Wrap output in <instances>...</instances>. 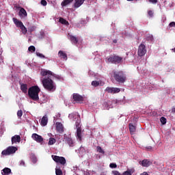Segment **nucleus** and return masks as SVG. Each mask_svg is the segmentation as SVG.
I'll list each match as a JSON object with an SVG mask.
<instances>
[{"label": "nucleus", "instance_id": "obj_1", "mask_svg": "<svg viewBox=\"0 0 175 175\" xmlns=\"http://www.w3.org/2000/svg\"><path fill=\"white\" fill-rule=\"evenodd\" d=\"M41 76H42V83L44 88L47 91H51V92H54L56 90L55 83L54 81L51 79L53 76V72L47 70H42L40 72Z\"/></svg>", "mask_w": 175, "mask_h": 175}, {"label": "nucleus", "instance_id": "obj_2", "mask_svg": "<svg viewBox=\"0 0 175 175\" xmlns=\"http://www.w3.org/2000/svg\"><path fill=\"white\" fill-rule=\"evenodd\" d=\"M39 92H40V88L39 86H31L28 90V95L30 99L32 100H39Z\"/></svg>", "mask_w": 175, "mask_h": 175}, {"label": "nucleus", "instance_id": "obj_3", "mask_svg": "<svg viewBox=\"0 0 175 175\" xmlns=\"http://www.w3.org/2000/svg\"><path fill=\"white\" fill-rule=\"evenodd\" d=\"M108 64H113L114 65H118L122 64L124 58L119 55H111L106 58Z\"/></svg>", "mask_w": 175, "mask_h": 175}, {"label": "nucleus", "instance_id": "obj_4", "mask_svg": "<svg viewBox=\"0 0 175 175\" xmlns=\"http://www.w3.org/2000/svg\"><path fill=\"white\" fill-rule=\"evenodd\" d=\"M113 78L116 81L122 84L126 81V75L122 71H113Z\"/></svg>", "mask_w": 175, "mask_h": 175}, {"label": "nucleus", "instance_id": "obj_5", "mask_svg": "<svg viewBox=\"0 0 175 175\" xmlns=\"http://www.w3.org/2000/svg\"><path fill=\"white\" fill-rule=\"evenodd\" d=\"M17 148L15 146H9L6 150L2 151V155H10V154H14L17 151Z\"/></svg>", "mask_w": 175, "mask_h": 175}, {"label": "nucleus", "instance_id": "obj_6", "mask_svg": "<svg viewBox=\"0 0 175 175\" xmlns=\"http://www.w3.org/2000/svg\"><path fill=\"white\" fill-rule=\"evenodd\" d=\"M52 158L56 163H60L61 165H65L66 163V159L64 157H59L57 155H52Z\"/></svg>", "mask_w": 175, "mask_h": 175}, {"label": "nucleus", "instance_id": "obj_7", "mask_svg": "<svg viewBox=\"0 0 175 175\" xmlns=\"http://www.w3.org/2000/svg\"><path fill=\"white\" fill-rule=\"evenodd\" d=\"M147 53V49H146V45L141 44L138 47L137 54L139 57H144Z\"/></svg>", "mask_w": 175, "mask_h": 175}, {"label": "nucleus", "instance_id": "obj_8", "mask_svg": "<svg viewBox=\"0 0 175 175\" xmlns=\"http://www.w3.org/2000/svg\"><path fill=\"white\" fill-rule=\"evenodd\" d=\"M72 99L77 103H80V102H83L84 100V98L77 93H74L72 94Z\"/></svg>", "mask_w": 175, "mask_h": 175}, {"label": "nucleus", "instance_id": "obj_9", "mask_svg": "<svg viewBox=\"0 0 175 175\" xmlns=\"http://www.w3.org/2000/svg\"><path fill=\"white\" fill-rule=\"evenodd\" d=\"M16 9H20L19 12H18V16L20 17H27L28 16V13H27V10L25 9L20 7V6H15Z\"/></svg>", "mask_w": 175, "mask_h": 175}, {"label": "nucleus", "instance_id": "obj_10", "mask_svg": "<svg viewBox=\"0 0 175 175\" xmlns=\"http://www.w3.org/2000/svg\"><path fill=\"white\" fill-rule=\"evenodd\" d=\"M31 137L33 140H35L37 143H42L43 142V137L38 135L37 133H33Z\"/></svg>", "mask_w": 175, "mask_h": 175}, {"label": "nucleus", "instance_id": "obj_11", "mask_svg": "<svg viewBox=\"0 0 175 175\" xmlns=\"http://www.w3.org/2000/svg\"><path fill=\"white\" fill-rule=\"evenodd\" d=\"M139 163L144 167H148V166H151L152 162L148 159H144L142 161H139Z\"/></svg>", "mask_w": 175, "mask_h": 175}, {"label": "nucleus", "instance_id": "obj_12", "mask_svg": "<svg viewBox=\"0 0 175 175\" xmlns=\"http://www.w3.org/2000/svg\"><path fill=\"white\" fill-rule=\"evenodd\" d=\"M56 131L58 133H64V125L61 122H56Z\"/></svg>", "mask_w": 175, "mask_h": 175}, {"label": "nucleus", "instance_id": "obj_13", "mask_svg": "<svg viewBox=\"0 0 175 175\" xmlns=\"http://www.w3.org/2000/svg\"><path fill=\"white\" fill-rule=\"evenodd\" d=\"M11 140L12 144L20 143V142H21V137H20V135H15L14 136L12 137Z\"/></svg>", "mask_w": 175, "mask_h": 175}, {"label": "nucleus", "instance_id": "obj_14", "mask_svg": "<svg viewBox=\"0 0 175 175\" xmlns=\"http://www.w3.org/2000/svg\"><path fill=\"white\" fill-rule=\"evenodd\" d=\"M58 55L62 59H64V61L68 60V55H66V53L64 52V51H59L58 52Z\"/></svg>", "mask_w": 175, "mask_h": 175}, {"label": "nucleus", "instance_id": "obj_15", "mask_svg": "<svg viewBox=\"0 0 175 175\" xmlns=\"http://www.w3.org/2000/svg\"><path fill=\"white\" fill-rule=\"evenodd\" d=\"M64 140L70 146V147H73V145L75 144V142H73V139H72V137L65 136Z\"/></svg>", "mask_w": 175, "mask_h": 175}, {"label": "nucleus", "instance_id": "obj_16", "mask_svg": "<svg viewBox=\"0 0 175 175\" xmlns=\"http://www.w3.org/2000/svg\"><path fill=\"white\" fill-rule=\"evenodd\" d=\"M13 21L15 24V25L18 27V28H21L24 24L23 23V22H21V21H18V19L16 18H13Z\"/></svg>", "mask_w": 175, "mask_h": 175}, {"label": "nucleus", "instance_id": "obj_17", "mask_svg": "<svg viewBox=\"0 0 175 175\" xmlns=\"http://www.w3.org/2000/svg\"><path fill=\"white\" fill-rule=\"evenodd\" d=\"M21 90L23 94H27L28 92V85L25 83L21 84Z\"/></svg>", "mask_w": 175, "mask_h": 175}, {"label": "nucleus", "instance_id": "obj_18", "mask_svg": "<svg viewBox=\"0 0 175 175\" xmlns=\"http://www.w3.org/2000/svg\"><path fill=\"white\" fill-rule=\"evenodd\" d=\"M70 42H72V43H73V44H77V43H79V39H77L76 38V36H72V35H70Z\"/></svg>", "mask_w": 175, "mask_h": 175}, {"label": "nucleus", "instance_id": "obj_19", "mask_svg": "<svg viewBox=\"0 0 175 175\" xmlns=\"http://www.w3.org/2000/svg\"><path fill=\"white\" fill-rule=\"evenodd\" d=\"M129 128L130 133L131 135H135V132H136V126H135L132 124H129Z\"/></svg>", "mask_w": 175, "mask_h": 175}, {"label": "nucleus", "instance_id": "obj_20", "mask_svg": "<svg viewBox=\"0 0 175 175\" xmlns=\"http://www.w3.org/2000/svg\"><path fill=\"white\" fill-rule=\"evenodd\" d=\"M48 121L49 119L47 118V116H43L41 120V125H42V126H46V125H47Z\"/></svg>", "mask_w": 175, "mask_h": 175}, {"label": "nucleus", "instance_id": "obj_21", "mask_svg": "<svg viewBox=\"0 0 175 175\" xmlns=\"http://www.w3.org/2000/svg\"><path fill=\"white\" fill-rule=\"evenodd\" d=\"M77 137L80 142L83 139L81 137V128L77 129Z\"/></svg>", "mask_w": 175, "mask_h": 175}, {"label": "nucleus", "instance_id": "obj_22", "mask_svg": "<svg viewBox=\"0 0 175 175\" xmlns=\"http://www.w3.org/2000/svg\"><path fill=\"white\" fill-rule=\"evenodd\" d=\"M12 173V170L10 168L5 167L2 170L1 174L3 175H8Z\"/></svg>", "mask_w": 175, "mask_h": 175}, {"label": "nucleus", "instance_id": "obj_23", "mask_svg": "<svg viewBox=\"0 0 175 175\" xmlns=\"http://www.w3.org/2000/svg\"><path fill=\"white\" fill-rule=\"evenodd\" d=\"M83 3H84V0H77L74 6L75 8H80Z\"/></svg>", "mask_w": 175, "mask_h": 175}, {"label": "nucleus", "instance_id": "obj_24", "mask_svg": "<svg viewBox=\"0 0 175 175\" xmlns=\"http://www.w3.org/2000/svg\"><path fill=\"white\" fill-rule=\"evenodd\" d=\"M72 2H73V0H64L61 5L62 6H66L68 5H69V3H72Z\"/></svg>", "mask_w": 175, "mask_h": 175}, {"label": "nucleus", "instance_id": "obj_25", "mask_svg": "<svg viewBox=\"0 0 175 175\" xmlns=\"http://www.w3.org/2000/svg\"><path fill=\"white\" fill-rule=\"evenodd\" d=\"M59 23H61V24H63L64 25H68V24H69V22H68L64 18H59Z\"/></svg>", "mask_w": 175, "mask_h": 175}, {"label": "nucleus", "instance_id": "obj_26", "mask_svg": "<svg viewBox=\"0 0 175 175\" xmlns=\"http://www.w3.org/2000/svg\"><path fill=\"white\" fill-rule=\"evenodd\" d=\"M133 173V170L128 169L126 172H123L122 175H132Z\"/></svg>", "mask_w": 175, "mask_h": 175}, {"label": "nucleus", "instance_id": "obj_27", "mask_svg": "<svg viewBox=\"0 0 175 175\" xmlns=\"http://www.w3.org/2000/svg\"><path fill=\"white\" fill-rule=\"evenodd\" d=\"M55 173H56V175H62V170L58 168V165H57L55 168Z\"/></svg>", "mask_w": 175, "mask_h": 175}, {"label": "nucleus", "instance_id": "obj_28", "mask_svg": "<svg viewBox=\"0 0 175 175\" xmlns=\"http://www.w3.org/2000/svg\"><path fill=\"white\" fill-rule=\"evenodd\" d=\"M100 81H92V85H93V87H98L100 84Z\"/></svg>", "mask_w": 175, "mask_h": 175}, {"label": "nucleus", "instance_id": "obj_29", "mask_svg": "<svg viewBox=\"0 0 175 175\" xmlns=\"http://www.w3.org/2000/svg\"><path fill=\"white\" fill-rule=\"evenodd\" d=\"M21 31H22V33H23V35H25L27 32V27H25V26H24V25L20 27Z\"/></svg>", "mask_w": 175, "mask_h": 175}, {"label": "nucleus", "instance_id": "obj_30", "mask_svg": "<svg viewBox=\"0 0 175 175\" xmlns=\"http://www.w3.org/2000/svg\"><path fill=\"white\" fill-rule=\"evenodd\" d=\"M121 91V89L118 88H113L112 94H118Z\"/></svg>", "mask_w": 175, "mask_h": 175}, {"label": "nucleus", "instance_id": "obj_31", "mask_svg": "<svg viewBox=\"0 0 175 175\" xmlns=\"http://www.w3.org/2000/svg\"><path fill=\"white\" fill-rule=\"evenodd\" d=\"M96 150H97V152H100V154H105V150H103V149H102V147L97 146Z\"/></svg>", "mask_w": 175, "mask_h": 175}, {"label": "nucleus", "instance_id": "obj_32", "mask_svg": "<svg viewBox=\"0 0 175 175\" xmlns=\"http://www.w3.org/2000/svg\"><path fill=\"white\" fill-rule=\"evenodd\" d=\"M55 143V139L54 138H50L48 144L49 146H53V144H54Z\"/></svg>", "mask_w": 175, "mask_h": 175}, {"label": "nucleus", "instance_id": "obj_33", "mask_svg": "<svg viewBox=\"0 0 175 175\" xmlns=\"http://www.w3.org/2000/svg\"><path fill=\"white\" fill-rule=\"evenodd\" d=\"M28 50L29 51H31V53H35L36 50V48H35L34 46H30L29 48H28Z\"/></svg>", "mask_w": 175, "mask_h": 175}, {"label": "nucleus", "instance_id": "obj_34", "mask_svg": "<svg viewBox=\"0 0 175 175\" xmlns=\"http://www.w3.org/2000/svg\"><path fill=\"white\" fill-rule=\"evenodd\" d=\"M106 92H108V94H113V88L107 87L105 89Z\"/></svg>", "mask_w": 175, "mask_h": 175}, {"label": "nucleus", "instance_id": "obj_35", "mask_svg": "<svg viewBox=\"0 0 175 175\" xmlns=\"http://www.w3.org/2000/svg\"><path fill=\"white\" fill-rule=\"evenodd\" d=\"M17 116L18 118H21V117H23V110H18L17 111Z\"/></svg>", "mask_w": 175, "mask_h": 175}, {"label": "nucleus", "instance_id": "obj_36", "mask_svg": "<svg viewBox=\"0 0 175 175\" xmlns=\"http://www.w3.org/2000/svg\"><path fill=\"white\" fill-rule=\"evenodd\" d=\"M160 121L163 125H165V124H166V119L165 117H161Z\"/></svg>", "mask_w": 175, "mask_h": 175}, {"label": "nucleus", "instance_id": "obj_37", "mask_svg": "<svg viewBox=\"0 0 175 175\" xmlns=\"http://www.w3.org/2000/svg\"><path fill=\"white\" fill-rule=\"evenodd\" d=\"M109 167H111V169H116L117 167V164L111 163L109 164Z\"/></svg>", "mask_w": 175, "mask_h": 175}, {"label": "nucleus", "instance_id": "obj_38", "mask_svg": "<svg viewBox=\"0 0 175 175\" xmlns=\"http://www.w3.org/2000/svg\"><path fill=\"white\" fill-rule=\"evenodd\" d=\"M148 14L150 18L154 17V12H152V10H149L148 12Z\"/></svg>", "mask_w": 175, "mask_h": 175}, {"label": "nucleus", "instance_id": "obj_39", "mask_svg": "<svg viewBox=\"0 0 175 175\" xmlns=\"http://www.w3.org/2000/svg\"><path fill=\"white\" fill-rule=\"evenodd\" d=\"M75 125H76L77 129H79V128H81V127H80V120H78L75 122Z\"/></svg>", "mask_w": 175, "mask_h": 175}, {"label": "nucleus", "instance_id": "obj_40", "mask_svg": "<svg viewBox=\"0 0 175 175\" xmlns=\"http://www.w3.org/2000/svg\"><path fill=\"white\" fill-rule=\"evenodd\" d=\"M53 77L57 79V80H61V77L59 75H55L54 73H53V76L51 77V79H53Z\"/></svg>", "mask_w": 175, "mask_h": 175}, {"label": "nucleus", "instance_id": "obj_41", "mask_svg": "<svg viewBox=\"0 0 175 175\" xmlns=\"http://www.w3.org/2000/svg\"><path fill=\"white\" fill-rule=\"evenodd\" d=\"M37 57H40V58H45L44 55L40 53L36 52Z\"/></svg>", "mask_w": 175, "mask_h": 175}, {"label": "nucleus", "instance_id": "obj_42", "mask_svg": "<svg viewBox=\"0 0 175 175\" xmlns=\"http://www.w3.org/2000/svg\"><path fill=\"white\" fill-rule=\"evenodd\" d=\"M112 174H113V175H121V174L120 173V172H118V171H117V170L112 171Z\"/></svg>", "mask_w": 175, "mask_h": 175}, {"label": "nucleus", "instance_id": "obj_43", "mask_svg": "<svg viewBox=\"0 0 175 175\" xmlns=\"http://www.w3.org/2000/svg\"><path fill=\"white\" fill-rule=\"evenodd\" d=\"M41 5H42V6H46L47 5V1H46V0H42L41 1Z\"/></svg>", "mask_w": 175, "mask_h": 175}, {"label": "nucleus", "instance_id": "obj_44", "mask_svg": "<svg viewBox=\"0 0 175 175\" xmlns=\"http://www.w3.org/2000/svg\"><path fill=\"white\" fill-rule=\"evenodd\" d=\"M169 27L170 28H175V22H171L170 24H169Z\"/></svg>", "mask_w": 175, "mask_h": 175}, {"label": "nucleus", "instance_id": "obj_45", "mask_svg": "<svg viewBox=\"0 0 175 175\" xmlns=\"http://www.w3.org/2000/svg\"><path fill=\"white\" fill-rule=\"evenodd\" d=\"M34 29H35V27H29L28 28V31H29V32H33V31H34Z\"/></svg>", "mask_w": 175, "mask_h": 175}, {"label": "nucleus", "instance_id": "obj_46", "mask_svg": "<svg viewBox=\"0 0 175 175\" xmlns=\"http://www.w3.org/2000/svg\"><path fill=\"white\" fill-rule=\"evenodd\" d=\"M20 166H25V162L23 160L20 161Z\"/></svg>", "mask_w": 175, "mask_h": 175}, {"label": "nucleus", "instance_id": "obj_47", "mask_svg": "<svg viewBox=\"0 0 175 175\" xmlns=\"http://www.w3.org/2000/svg\"><path fill=\"white\" fill-rule=\"evenodd\" d=\"M149 2H150V3H157L158 2V0H149Z\"/></svg>", "mask_w": 175, "mask_h": 175}, {"label": "nucleus", "instance_id": "obj_48", "mask_svg": "<svg viewBox=\"0 0 175 175\" xmlns=\"http://www.w3.org/2000/svg\"><path fill=\"white\" fill-rule=\"evenodd\" d=\"M147 39H148V40H152L154 38H152V36H149L147 37Z\"/></svg>", "mask_w": 175, "mask_h": 175}, {"label": "nucleus", "instance_id": "obj_49", "mask_svg": "<svg viewBox=\"0 0 175 175\" xmlns=\"http://www.w3.org/2000/svg\"><path fill=\"white\" fill-rule=\"evenodd\" d=\"M141 175H148V173H147V172H144Z\"/></svg>", "mask_w": 175, "mask_h": 175}, {"label": "nucleus", "instance_id": "obj_50", "mask_svg": "<svg viewBox=\"0 0 175 175\" xmlns=\"http://www.w3.org/2000/svg\"><path fill=\"white\" fill-rule=\"evenodd\" d=\"M146 148H147V150H152V147H151V146H148Z\"/></svg>", "mask_w": 175, "mask_h": 175}, {"label": "nucleus", "instance_id": "obj_51", "mask_svg": "<svg viewBox=\"0 0 175 175\" xmlns=\"http://www.w3.org/2000/svg\"><path fill=\"white\" fill-rule=\"evenodd\" d=\"M117 42H118L117 40H113V43H117Z\"/></svg>", "mask_w": 175, "mask_h": 175}, {"label": "nucleus", "instance_id": "obj_52", "mask_svg": "<svg viewBox=\"0 0 175 175\" xmlns=\"http://www.w3.org/2000/svg\"><path fill=\"white\" fill-rule=\"evenodd\" d=\"M172 112H173V113H175V108H173V109H172Z\"/></svg>", "mask_w": 175, "mask_h": 175}, {"label": "nucleus", "instance_id": "obj_53", "mask_svg": "<svg viewBox=\"0 0 175 175\" xmlns=\"http://www.w3.org/2000/svg\"><path fill=\"white\" fill-rule=\"evenodd\" d=\"M69 117H73V114H70Z\"/></svg>", "mask_w": 175, "mask_h": 175}, {"label": "nucleus", "instance_id": "obj_54", "mask_svg": "<svg viewBox=\"0 0 175 175\" xmlns=\"http://www.w3.org/2000/svg\"><path fill=\"white\" fill-rule=\"evenodd\" d=\"M35 161L36 162V159H35Z\"/></svg>", "mask_w": 175, "mask_h": 175}]
</instances>
